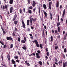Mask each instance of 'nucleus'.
<instances>
[{"mask_svg":"<svg viewBox=\"0 0 67 67\" xmlns=\"http://www.w3.org/2000/svg\"><path fill=\"white\" fill-rule=\"evenodd\" d=\"M39 64L41 66H42V65H43V63H42V62L41 61H40L38 62Z\"/></svg>","mask_w":67,"mask_h":67,"instance_id":"18","label":"nucleus"},{"mask_svg":"<svg viewBox=\"0 0 67 67\" xmlns=\"http://www.w3.org/2000/svg\"><path fill=\"white\" fill-rule=\"evenodd\" d=\"M12 36H16V35H15V33H14V32H13V33L12 34Z\"/></svg>","mask_w":67,"mask_h":67,"instance_id":"29","label":"nucleus"},{"mask_svg":"<svg viewBox=\"0 0 67 67\" xmlns=\"http://www.w3.org/2000/svg\"><path fill=\"white\" fill-rule=\"evenodd\" d=\"M40 48H41V49H43V46L42 44H40Z\"/></svg>","mask_w":67,"mask_h":67,"instance_id":"33","label":"nucleus"},{"mask_svg":"<svg viewBox=\"0 0 67 67\" xmlns=\"http://www.w3.org/2000/svg\"><path fill=\"white\" fill-rule=\"evenodd\" d=\"M57 37L59 38H60V35H58V36Z\"/></svg>","mask_w":67,"mask_h":67,"instance_id":"57","label":"nucleus"},{"mask_svg":"<svg viewBox=\"0 0 67 67\" xmlns=\"http://www.w3.org/2000/svg\"><path fill=\"white\" fill-rule=\"evenodd\" d=\"M35 10H36V8H34L33 10L34 12H35Z\"/></svg>","mask_w":67,"mask_h":67,"instance_id":"51","label":"nucleus"},{"mask_svg":"<svg viewBox=\"0 0 67 67\" xmlns=\"http://www.w3.org/2000/svg\"><path fill=\"white\" fill-rule=\"evenodd\" d=\"M58 21H59V15L58 17Z\"/></svg>","mask_w":67,"mask_h":67,"instance_id":"50","label":"nucleus"},{"mask_svg":"<svg viewBox=\"0 0 67 67\" xmlns=\"http://www.w3.org/2000/svg\"><path fill=\"white\" fill-rule=\"evenodd\" d=\"M13 47V44H11L10 46V48H12Z\"/></svg>","mask_w":67,"mask_h":67,"instance_id":"37","label":"nucleus"},{"mask_svg":"<svg viewBox=\"0 0 67 67\" xmlns=\"http://www.w3.org/2000/svg\"><path fill=\"white\" fill-rule=\"evenodd\" d=\"M65 11H66V10L65 9H64L63 11V14H62V17H63V18H64V16H65L64 15H65Z\"/></svg>","mask_w":67,"mask_h":67,"instance_id":"6","label":"nucleus"},{"mask_svg":"<svg viewBox=\"0 0 67 67\" xmlns=\"http://www.w3.org/2000/svg\"><path fill=\"white\" fill-rule=\"evenodd\" d=\"M36 5V3L34 1H33L32 2V6L33 7H34Z\"/></svg>","mask_w":67,"mask_h":67,"instance_id":"10","label":"nucleus"},{"mask_svg":"<svg viewBox=\"0 0 67 67\" xmlns=\"http://www.w3.org/2000/svg\"><path fill=\"white\" fill-rule=\"evenodd\" d=\"M14 58L15 59H18V56L16 57L15 56L14 57Z\"/></svg>","mask_w":67,"mask_h":67,"instance_id":"48","label":"nucleus"},{"mask_svg":"<svg viewBox=\"0 0 67 67\" xmlns=\"http://www.w3.org/2000/svg\"><path fill=\"white\" fill-rule=\"evenodd\" d=\"M42 36L43 38L45 37V33L44 32V31L43 30V33Z\"/></svg>","mask_w":67,"mask_h":67,"instance_id":"12","label":"nucleus"},{"mask_svg":"<svg viewBox=\"0 0 67 67\" xmlns=\"http://www.w3.org/2000/svg\"><path fill=\"white\" fill-rule=\"evenodd\" d=\"M18 41L19 42H20V41H21V39H20V38L19 37L18 38Z\"/></svg>","mask_w":67,"mask_h":67,"instance_id":"39","label":"nucleus"},{"mask_svg":"<svg viewBox=\"0 0 67 67\" xmlns=\"http://www.w3.org/2000/svg\"><path fill=\"white\" fill-rule=\"evenodd\" d=\"M13 7L12 6L10 8V13H12V11H13Z\"/></svg>","mask_w":67,"mask_h":67,"instance_id":"11","label":"nucleus"},{"mask_svg":"<svg viewBox=\"0 0 67 67\" xmlns=\"http://www.w3.org/2000/svg\"><path fill=\"white\" fill-rule=\"evenodd\" d=\"M1 29H2V31H4V29L3 28H2V27H1Z\"/></svg>","mask_w":67,"mask_h":67,"instance_id":"59","label":"nucleus"},{"mask_svg":"<svg viewBox=\"0 0 67 67\" xmlns=\"http://www.w3.org/2000/svg\"><path fill=\"white\" fill-rule=\"evenodd\" d=\"M24 39L25 41H26V38L25 37H24Z\"/></svg>","mask_w":67,"mask_h":67,"instance_id":"45","label":"nucleus"},{"mask_svg":"<svg viewBox=\"0 0 67 67\" xmlns=\"http://www.w3.org/2000/svg\"><path fill=\"white\" fill-rule=\"evenodd\" d=\"M23 12L24 13L25 12V8L23 9Z\"/></svg>","mask_w":67,"mask_h":67,"instance_id":"54","label":"nucleus"},{"mask_svg":"<svg viewBox=\"0 0 67 67\" xmlns=\"http://www.w3.org/2000/svg\"><path fill=\"white\" fill-rule=\"evenodd\" d=\"M3 10H4L5 9H7L8 8V7H7V5L6 4H5L4 6H3Z\"/></svg>","mask_w":67,"mask_h":67,"instance_id":"13","label":"nucleus"},{"mask_svg":"<svg viewBox=\"0 0 67 67\" xmlns=\"http://www.w3.org/2000/svg\"><path fill=\"white\" fill-rule=\"evenodd\" d=\"M36 57L37 58H40V56L39 55V53H36Z\"/></svg>","mask_w":67,"mask_h":67,"instance_id":"8","label":"nucleus"},{"mask_svg":"<svg viewBox=\"0 0 67 67\" xmlns=\"http://www.w3.org/2000/svg\"><path fill=\"white\" fill-rule=\"evenodd\" d=\"M30 26H32V25H33V24L32 23H33V22H32V21H30Z\"/></svg>","mask_w":67,"mask_h":67,"instance_id":"36","label":"nucleus"},{"mask_svg":"<svg viewBox=\"0 0 67 67\" xmlns=\"http://www.w3.org/2000/svg\"><path fill=\"white\" fill-rule=\"evenodd\" d=\"M63 67H67V62L66 61L65 62H63Z\"/></svg>","mask_w":67,"mask_h":67,"instance_id":"3","label":"nucleus"},{"mask_svg":"<svg viewBox=\"0 0 67 67\" xmlns=\"http://www.w3.org/2000/svg\"><path fill=\"white\" fill-rule=\"evenodd\" d=\"M7 13L8 15H10V13H9V12L8 11H7Z\"/></svg>","mask_w":67,"mask_h":67,"instance_id":"61","label":"nucleus"},{"mask_svg":"<svg viewBox=\"0 0 67 67\" xmlns=\"http://www.w3.org/2000/svg\"><path fill=\"white\" fill-rule=\"evenodd\" d=\"M33 7H32V6H30L29 7V9H30V10H32V9H33Z\"/></svg>","mask_w":67,"mask_h":67,"instance_id":"35","label":"nucleus"},{"mask_svg":"<svg viewBox=\"0 0 67 67\" xmlns=\"http://www.w3.org/2000/svg\"><path fill=\"white\" fill-rule=\"evenodd\" d=\"M6 47H7V45H6V44H5L3 48H5Z\"/></svg>","mask_w":67,"mask_h":67,"instance_id":"44","label":"nucleus"},{"mask_svg":"<svg viewBox=\"0 0 67 67\" xmlns=\"http://www.w3.org/2000/svg\"><path fill=\"white\" fill-rule=\"evenodd\" d=\"M58 48V46H55V50H57V49Z\"/></svg>","mask_w":67,"mask_h":67,"instance_id":"30","label":"nucleus"},{"mask_svg":"<svg viewBox=\"0 0 67 67\" xmlns=\"http://www.w3.org/2000/svg\"><path fill=\"white\" fill-rule=\"evenodd\" d=\"M50 19L51 20H52V18L53 17L52 16V13H50Z\"/></svg>","mask_w":67,"mask_h":67,"instance_id":"28","label":"nucleus"},{"mask_svg":"<svg viewBox=\"0 0 67 67\" xmlns=\"http://www.w3.org/2000/svg\"><path fill=\"white\" fill-rule=\"evenodd\" d=\"M13 1V0H10L9 1V3L10 4H12Z\"/></svg>","mask_w":67,"mask_h":67,"instance_id":"21","label":"nucleus"},{"mask_svg":"<svg viewBox=\"0 0 67 67\" xmlns=\"http://www.w3.org/2000/svg\"><path fill=\"white\" fill-rule=\"evenodd\" d=\"M0 43L3 46L4 45V43H3L2 42H1L0 41Z\"/></svg>","mask_w":67,"mask_h":67,"instance_id":"40","label":"nucleus"},{"mask_svg":"<svg viewBox=\"0 0 67 67\" xmlns=\"http://www.w3.org/2000/svg\"><path fill=\"white\" fill-rule=\"evenodd\" d=\"M29 19L30 21H33L34 22H35V21H36V18H35L34 19V18H32V16H31L29 17Z\"/></svg>","mask_w":67,"mask_h":67,"instance_id":"2","label":"nucleus"},{"mask_svg":"<svg viewBox=\"0 0 67 67\" xmlns=\"http://www.w3.org/2000/svg\"><path fill=\"white\" fill-rule=\"evenodd\" d=\"M22 9H20V10H19V12L20 13H22Z\"/></svg>","mask_w":67,"mask_h":67,"instance_id":"38","label":"nucleus"},{"mask_svg":"<svg viewBox=\"0 0 67 67\" xmlns=\"http://www.w3.org/2000/svg\"><path fill=\"white\" fill-rule=\"evenodd\" d=\"M38 9H39V13H40V7H39Z\"/></svg>","mask_w":67,"mask_h":67,"instance_id":"55","label":"nucleus"},{"mask_svg":"<svg viewBox=\"0 0 67 67\" xmlns=\"http://www.w3.org/2000/svg\"><path fill=\"white\" fill-rule=\"evenodd\" d=\"M25 63H26V64H27V66H30V64L27 63V61H25Z\"/></svg>","mask_w":67,"mask_h":67,"instance_id":"19","label":"nucleus"},{"mask_svg":"<svg viewBox=\"0 0 67 67\" xmlns=\"http://www.w3.org/2000/svg\"><path fill=\"white\" fill-rule=\"evenodd\" d=\"M28 13H30V14H32V10L30 9H28Z\"/></svg>","mask_w":67,"mask_h":67,"instance_id":"22","label":"nucleus"},{"mask_svg":"<svg viewBox=\"0 0 67 67\" xmlns=\"http://www.w3.org/2000/svg\"><path fill=\"white\" fill-rule=\"evenodd\" d=\"M29 23H30V20H27V25H29Z\"/></svg>","mask_w":67,"mask_h":67,"instance_id":"34","label":"nucleus"},{"mask_svg":"<svg viewBox=\"0 0 67 67\" xmlns=\"http://www.w3.org/2000/svg\"><path fill=\"white\" fill-rule=\"evenodd\" d=\"M43 13L45 15V17H47V13H46V12L44 11V10H43Z\"/></svg>","mask_w":67,"mask_h":67,"instance_id":"14","label":"nucleus"},{"mask_svg":"<svg viewBox=\"0 0 67 67\" xmlns=\"http://www.w3.org/2000/svg\"><path fill=\"white\" fill-rule=\"evenodd\" d=\"M11 59V58L10 57V56H9L8 58V60L9 61H10V59Z\"/></svg>","mask_w":67,"mask_h":67,"instance_id":"47","label":"nucleus"},{"mask_svg":"<svg viewBox=\"0 0 67 67\" xmlns=\"http://www.w3.org/2000/svg\"><path fill=\"white\" fill-rule=\"evenodd\" d=\"M17 15H15L14 17L13 18V20H15L16 18H17Z\"/></svg>","mask_w":67,"mask_h":67,"instance_id":"16","label":"nucleus"},{"mask_svg":"<svg viewBox=\"0 0 67 67\" xmlns=\"http://www.w3.org/2000/svg\"><path fill=\"white\" fill-rule=\"evenodd\" d=\"M12 62L13 64H15V61H14L13 59L12 60Z\"/></svg>","mask_w":67,"mask_h":67,"instance_id":"23","label":"nucleus"},{"mask_svg":"<svg viewBox=\"0 0 67 67\" xmlns=\"http://www.w3.org/2000/svg\"><path fill=\"white\" fill-rule=\"evenodd\" d=\"M37 53H41L40 51L39 50L37 51Z\"/></svg>","mask_w":67,"mask_h":67,"instance_id":"63","label":"nucleus"},{"mask_svg":"<svg viewBox=\"0 0 67 67\" xmlns=\"http://www.w3.org/2000/svg\"><path fill=\"white\" fill-rule=\"evenodd\" d=\"M14 23L15 25H16L18 24V21H14Z\"/></svg>","mask_w":67,"mask_h":67,"instance_id":"31","label":"nucleus"},{"mask_svg":"<svg viewBox=\"0 0 67 67\" xmlns=\"http://www.w3.org/2000/svg\"><path fill=\"white\" fill-rule=\"evenodd\" d=\"M58 64L59 65H61V64H62V61L61 60V61H59Z\"/></svg>","mask_w":67,"mask_h":67,"instance_id":"27","label":"nucleus"},{"mask_svg":"<svg viewBox=\"0 0 67 67\" xmlns=\"http://www.w3.org/2000/svg\"><path fill=\"white\" fill-rule=\"evenodd\" d=\"M46 55L48 56H49V52H48L47 53Z\"/></svg>","mask_w":67,"mask_h":67,"instance_id":"41","label":"nucleus"},{"mask_svg":"<svg viewBox=\"0 0 67 67\" xmlns=\"http://www.w3.org/2000/svg\"><path fill=\"white\" fill-rule=\"evenodd\" d=\"M43 7L44 9H46L47 8L46 6V5H45V4H43Z\"/></svg>","mask_w":67,"mask_h":67,"instance_id":"25","label":"nucleus"},{"mask_svg":"<svg viewBox=\"0 0 67 67\" xmlns=\"http://www.w3.org/2000/svg\"><path fill=\"white\" fill-rule=\"evenodd\" d=\"M22 48L24 49V50H26V47H25V45H24V46L22 47Z\"/></svg>","mask_w":67,"mask_h":67,"instance_id":"17","label":"nucleus"},{"mask_svg":"<svg viewBox=\"0 0 67 67\" xmlns=\"http://www.w3.org/2000/svg\"><path fill=\"white\" fill-rule=\"evenodd\" d=\"M64 52L65 53H66L67 52V51L66 50V48L64 49Z\"/></svg>","mask_w":67,"mask_h":67,"instance_id":"42","label":"nucleus"},{"mask_svg":"<svg viewBox=\"0 0 67 67\" xmlns=\"http://www.w3.org/2000/svg\"><path fill=\"white\" fill-rule=\"evenodd\" d=\"M21 43H22L23 44V43H25V41L24 40H22L21 41Z\"/></svg>","mask_w":67,"mask_h":67,"instance_id":"20","label":"nucleus"},{"mask_svg":"<svg viewBox=\"0 0 67 67\" xmlns=\"http://www.w3.org/2000/svg\"><path fill=\"white\" fill-rule=\"evenodd\" d=\"M14 67H16V64H14Z\"/></svg>","mask_w":67,"mask_h":67,"instance_id":"64","label":"nucleus"},{"mask_svg":"<svg viewBox=\"0 0 67 67\" xmlns=\"http://www.w3.org/2000/svg\"><path fill=\"white\" fill-rule=\"evenodd\" d=\"M16 61L17 62H18V63H19V62H20L19 60H16Z\"/></svg>","mask_w":67,"mask_h":67,"instance_id":"56","label":"nucleus"},{"mask_svg":"<svg viewBox=\"0 0 67 67\" xmlns=\"http://www.w3.org/2000/svg\"><path fill=\"white\" fill-rule=\"evenodd\" d=\"M18 55H20V52L19 51L18 52Z\"/></svg>","mask_w":67,"mask_h":67,"instance_id":"62","label":"nucleus"},{"mask_svg":"<svg viewBox=\"0 0 67 67\" xmlns=\"http://www.w3.org/2000/svg\"><path fill=\"white\" fill-rule=\"evenodd\" d=\"M60 23H57V26L58 27L59 26V25H60Z\"/></svg>","mask_w":67,"mask_h":67,"instance_id":"26","label":"nucleus"},{"mask_svg":"<svg viewBox=\"0 0 67 67\" xmlns=\"http://www.w3.org/2000/svg\"><path fill=\"white\" fill-rule=\"evenodd\" d=\"M17 30H18V29L16 28V27H15V31H17Z\"/></svg>","mask_w":67,"mask_h":67,"instance_id":"52","label":"nucleus"},{"mask_svg":"<svg viewBox=\"0 0 67 67\" xmlns=\"http://www.w3.org/2000/svg\"><path fill=\"white\" fill-rule=\"evenodd\" d=\"M58 32H60V27L59 26L58 28Z\"/></svg>","mask_w":67,"mask_h":67,"instance_id":"32","label":"nucleus"},{"mask_svg":"<svg viewBox=\"0 0 67 67\" xmlns=\"http://www.w3.org/2000/svg\"><path fill=\"white\" fill-rule=\"evenodd\" d=\"M57 32H58L57 30H55V33H57Z\"/></svg>","mask_w":67,"mask_h":67,"instance_id":"58","label":"nucleus"},{"mask_svg":"<svg viewBox=\"0 0 67 67\" xmlns=\"http://www.w3.org/2000/svg\"><path fill=\"white\" fill-rule=\"evenodd\" d=\"M67 33H66L65 34V36L64 37V38H63L64 40H66V38L67 37Z\"/></svg>","mask_w":67,"mask_h":67,"instance_id":"15","label":"nucleus"},{"mask_svg":"<svg viewBox=\"0 0 67 67\" xmlns=\"http://www.w3.org/2000/svg\"><path fill=\"white\" fill-rule=\"evenodd\" d=\"M3 34H5L6 33V32L5 31H3Z\"/></svg>","mask_w":67,"mask_h":67,"instance_id":"46","label":"nucleus"},{"mask_svg":"<svg viewBox=\"0 0 67 67\" xmlns=\"http://www.w3.org/2000/svg\"><path fill=\"white\" fill-rule=\"evenodd\" d=\"M56 5L57 8H59V1H56Z\"/></svg>","mask_w":67,"mask_h":67,"instance_id":"5","label":"nucleus"},{"mask_svg":"<svg viewBox=\"0 0 67 67\" xmlns=\"http://www.w3.org/2000/svg\"><path fill=\"white\" fill-rule=\"evenodd\" d=\"M52 2H50L49 3V6L50 10H51V7L52 6Z\"/></svg>","mask_w":67,"mask_h":67,"instance_id":"4","label":"nucleus"},{"mask_svg":"<svg viewBox=\"0 0 67 67\" xmlns=\"http://www.w3.org/2000/svg\"><path fill=\"white\" fill-rule=\"evenodd\" d=\"M53 67H56V65H55V64H53Z\"/></svg>","mask_w":67,"mask_h":67,"instance_id":"53","label":"nucleus"},{"mask_svg":"<svg viewBox=\"0 0 67 67\" xmlns=\"http://www.w3.org/2000/svg\"><path fill=\"white\" fill-rule=\"evenodd\" d=\"M28 3V4H30V2L31 1V0H27Z\"/></svg>","mask_w":67,"mask_h":67,"instance_id":"43","label":"nucleus"},{"mask_svg":"<svg viewBox=\"0 0 67 67\" xmlns=\"http://www.w3.org/2000/svg\"><path fill=\"white\" fill-rule=\"evenodd\" d=\"M48 48H47L46 49V52H48Z\"/></svg>","mask_w":67,"mask_h":67,"instance_id":"49","label":"nucleus"},{"mask_svg":"<svg viewBox=\"0 0 67 67\" xmlns=\"http://www.w3.org/2000/svg\"><path fill=\"white\" fill-rule=\"evenodd\" d=\"M55 61L56 62H57V59L56 58H55Z\"/></svg>","mask_w":67,"mask_h":67,"instance_id":"60","label":"nucleus"},{"mask_svg":"<svg viewBox=\"0 0 67 67\" xmlns=\"http://www.w3.org/2000/svg\"><path fill=\"white\" fill-rule=\"evenodd\" d=\"M50 39L51 40V41H53V37L52 36H51L50 37Z\"/></svg>","mask_w":67,"mask_h":67,"instance_id":"24","label":"nucleus"},{"mask_svg":"<svg viewBox=\"0 0 67 67\" xmlns=\"http://www.w3.org/2000/svg\"><path fill=\"white\" fill-rule=\"evenodd\" d=\"M32 41L33 43H35L37 47H40V46L39 45V44H38V42L37 41V40Z\"/></svg>","mask_w":67,"mask_h":67,"instance_id":"1","label":"nucleus"},{"mask_svg":"<svg viewBox=\"0 0 67 67\" xmlns=\"http://www.w3.org/2000/svg\"><path fill=\"white\" fill-rule=\"evenodd\" d=\"M21 22L23 25V28H24V29H25V23H24V21H23V20H22L21 21Z\"/></svg>","mask_w":67,"mask_h":67,"instance_id":"7","label":"nucleus"},{"mask_svg":"<svg viewBox=\"0 0 67 67\" xmlns=\"http://www.w3.org/2000/svg\"><path fill=\"white\" fill-rule=\"evenodd\" d=\"M6 39L7 40H9V41H12V38L10 37H7Z\"/></svg>","mask_w":67,"mask_h":67,"instance_id":"9","label":"nucleus"}]
</instances>
